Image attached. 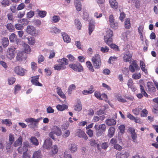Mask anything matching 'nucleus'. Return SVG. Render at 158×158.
<instances>
[{"mask_svg": "<svg viewBox=\"0 0 158 158\" xmlns=\"http://www.w3.org/2000/svg\"><path fill=\"white\" fill-rule=\"evenodd\" d=\"M32 158H42L40 151H37L34 152L33 154Z\"/></svg>", "mask_w": 158, "mask_h": 158, "instance_id": "40", "label": "nucleus"}, {"mask_svg": "<svg viewBox=\"0 0 158 158\" xmlns=\"http://www.w3.org/2000/svg\"><path fill=\"white\" fill-rule=\"evenodd\" d=\"M60 17L57 15H54L51 18V21L52 23H57L60 20Z\"/></svg>", "mask_w": 158, "mask_h": 158, "instance_id": "46", "label": "nucleus"}, {"mask_svg": "<svg viewBox=\"0 0 158 158\" xmlns=\"http://www.w3.org/2000/svg\"><path fill=\"white\" fill-rule=\"evenodd\" d=\"M74 25L77 29L80 30L81 27V24L78 19H75L74 21Z\"/></svg>", "mask_w": 158, "mask_h": 158, "instance_id": "45", "label": "nucleus"}, {"mask_svg": "<svg viewBox=\"0 0 158 158\" xmlns=\"http://www.w3.org/2000/svg\"><path fill=\"white\" fill-rule=\"evenodd\" d=\"M26 32L29 34L36 36L39 35V31L33 26H28L27 27Z\"/></svg>", "mask_w": 158, "mask_h": 158, "instance_id": "4", "label": "nucleus"}, {"mask_svg": "<svg viewBox=\"0 0 158 158\" xmlns=\"http://www.w3.org/2000/svg\"><path fill=\"white\" fill-rule=\"evenodd\" d=\"M130 34V31H127L126 32L123 33L121 36L122 39L124 41H126L128 39Z\"/></svg>", "mask_w": 158, "mask_h": 158, "instance_id": "37", "label": "nucleus"}, {"mask_svg": "<svg viewBox=\"0 0 158 158\" xmlns=\"http://www.w3.org/2000/svg\"><path fill=\"white\" fill-rule=\"evenodd\" d=\"M114 96L116 99L120 102L124 103L126 102V100L123 98L120 94H114Z\"/></svg>", "mask_w": 158, "mask_h": 158, "instance_id": "33", "label": "nucleus"}, {"mask_svg": "<svg viewBox=\"0 0 158 158\" xmlns=\"http://www.w3.org/2000/svg\"><path fill=\"white\" fill-rule=\"evenodd\" d=\"M14 135L10 134L9 135V144L10 145H12L14 141Z\"/></svg>", "mask_w": 158, "mask_h": 158, "instance_id": "55", "label": "nucleus"}, {"mask_svg": "<svg viewBox=\"0 0 158 158\" xmlns=\"http://www.w3.org/2000/svg\"><path fill=\"white\" fill-rule=\"evenodd\" d=\"M7 28L10 32L13 31L15 30L13 25L11 23H8L6 26Z\"/></svg>", "mask_w": 158, "mask_h": 158, "instance_id": "59", "label": "nucleus"}, {"mask_svg": "<svg viewBox=\"0 0 158 158\" xmlns=\"http://www.w3.org/2000/svg\"><path fill=\"white\" fill-rule=\"evenodd\" d=\"M127 85L128 88H130L133 91H135L136 90V88L134 85L133 81L131 79L128 80Z\"/></svg>", "mask_w": 158, "mask_h": 158, "instance_id": "21", "label": "nucleus"}, {"mask_svg": "<svg viewBox=\"0 0 158 158\" xmlns=\"http://www.w3.org/2000/svg\"><path fill=\"white\" fill-rule=\"evenodd\" d=\"M32 79L31 80V81L32 84L35 86H42V84L40 83L38 81L39 79V76H36L34 77H31Z\"/></svg>", "mask_w": 158, "mask_h": 158, "instance_id": "15", "label": "nucleus"}, {"mask_svg": "<svg viewBox=\"0 0 158 158\" xmlns=\"http://www.w3.org/2000/svg\"><path fill=\"white\" fill-rule=\"evenodd\" d=\"M128 130L130 132L133 141L134 142L137 143L136 140L137 135L136 133L135 132L134 128L130 127L129 128Z\"/></svg>", "mask_w": 158, "mask_h": 158, "instance_id": "12", "label": "nucleus"}, {"mask_svg": "<svg viewBox=\"0 0 158 158\" xmlns=\"http://www.w3.org/2000/svg\"><path fill=\"white\" fill-rule=\"evenodd\" d=\"M132 5L135 6L137 9H139L140 7V3L139 0H131Z\"/></svg>", "mask_w": 158, "mask_h": 158, "instance_id": "29", "label": "nucleus"}, {"mask_svg": "<svg viewBox=\"0 0 158 158\" xmlns=\"http://www.w3.org/2000/svg\"><path fill=\"white\" fill-rule=\"evenodd\" d=\"M42 119V117L38 118L36 119L32 118H28L25 119V121L28 123H30L31 127H35L39 122Z\"/></svg>", "mask_w": 158, "mask_h": 158, "instance_id": "6", "label": "nucleus"}, {"mask_svg": "<svg viewBox=\"0 0 158 158\" xmlns=\"http://www.w3.org/2000/svg\"><path fill=\"white\" fill-rule=\"evenodd\" d=\"M22 45H23L25 52L27 54L30 53L31 51V49L29 45L24 42L22 43Z\"/></svg>", "mask_w": 158, "mask_h": 158, "instance_id": "27", "label": "nucleus"}, {"mask_svg": "<svg viewBox=\"0 0 158 158\" xmlns=\"http://www.w3.org/2000/svg\"><path fill=\"white\" fill-rule=\"evenodd\" d=\"M91 61L95 69H98L100 68L102 62L100 56L95 54L92 58Z\"/></svg>", "mask_w": 158, "mask_h": 158, "instance_id": "2", "label": "nucleus"}, {"mask_svg": "<svg viewBox=\"0 0 158 158\" xmlns=\"http://www.w3.org/2000/svg\"><path fill=\"white\" fill-rule=\"evenodd\" d=\"M28 43L30 45H34L35 43V39L32 37L29 36L27 38Z\"/></svg>", "mask_w": 158, "mask_h": 158, "instance_id": "48", "label": "nucleus"}, {"mask_svg": "<svg viewBox=\"0 0 158 158\" xmlns=\"http://www.w3.org/2000/svg\"><path fill=\"white\" fill-rule=\"evenodd\" d=\"M52 145L51 140L50 139H48L45 140L43 146L44 148L48 149L50 148Z\"/></svg>", "mask_w": 158, "mask_h": 158, "instance_id": "19", "label": "nucleus"}, {"mask_svg": "<svg viewBox=\"0 0 158 158\" xmlns=\"http://www.w3.org/2000/svg\"><path fill=\"white\" fill-rule=\"evenodd\" d=\"M53 130L55 132L56 135L57 136H60L62 134L61 129L56 126H54L53 128Z\"/></svg>", "mask_w": 158, "mask_h": 158, "instance_id": "36", "label": "nucleus"}, {"mask_svg": "<svg viewBox=\"0 0 158 158\" xmlns=\"http://www.w3.org/2000/svg\"><path fill=\"white\" fill-rule=\"evenodd\" d=\"M148 114V111L145 109H143L142 111L140 114L141 117H146Z\"/></svg>", "mask_w": 158, "mask_h": 158, "instance_id": "62", "label": "nucleus"}, {"mask_svg": "<svg viewBox=\"0 0 158 158\" xmlns=\"http://www.w3.org/2000/svg\"><path fill=\"white\" fill-rule=\"evenodd\" d=\"M69 67L76 71L81 72L83 70V68L80 63H78L77 64H69Z\"/></svg>", "mask_w": 158, "mask_h": 158, "instance_id": "9", "label": "nucleus"}, {"mask_svg": "<svg viewBox=\"0 0 158 158\" xmlns=\"http://www.w3.org/2000/svg\"><path fill=\"white\" fill-rule=\"evenodd\" d=\"M83 0H76L74 2V5L76 10L78 11H80L82 9V5L81 1L83 2Z\"/></svg>", "mask_w": 158, "mask_h": 158, "instance_id": "20", "label": "nucleus"}, {"mask_svg": "<svg viewBox=\"0 0 158 158\" xmlns=\"http://www.w3.org/2000/svg\"><path fill=\"white\" fill-rule=\"evenodd\" d=\"M50 29V32L53 34H59L61 32L60 30L56 27H52Z\"/></svg>", "mask_w": 158, "mask_h": 158, "instance_id": "28", "label": "nucleus"}, {"mask_svg": "<svg viewBox=\"0 0 158 158\" xmlns=\"http://www.w3.org/2000/svg\"><path fill=\"white\" fill-rule=\"evenodd\" d=\"M14 73L18 75L23 76L25 75L27 72V70L19 66L15 67L13 69Z\"/></svg>", "mask_w": 158, "mask_h": 158, "instance_id": "7", "label": "nucleus"}, {"mask_svg": "<svg viewBox=\"0 0 158 158\" xmlns=\"http://www.w3.org/2000/svg\"><path fill=\"white\" fill-rule=\"evenodd\" d=\"M23 138L21 136H20L14 142V145L15 147L21 146L22 144Z\"/></svg>", "mask_w": 158, "mask_h": 158, "instance_id": "32", "label": "nucleus"}, {"mask_svg": "<svg viewBox=\"0 0 158 158\" xmlns=\"http://www.w3.org/2000/svg\"><path fill=\"white\" fill-rule=\"evenodd\" d=\"M140 66L142 70L145 74L148 73L147 69H145V63L142 61H140Z\"/></svg>", "mask_w": 158, "mask_h": 158, "instance_id": "42", "label": "nucleus"}, {"mask_svg": "<svg viewBox=\"0 0 158 158\" xmlns=\"http://www.w3.org/2000/svg\"><path fill=\"white\" fill-rule=\"evenodd\" d=\"M76 88V85L74 84H73L69 85L68 90V94H72V91L74 90Z\"/></svg>", "mask_w": 158, "mask_h": 158, "instance_id": "50", "label": "nucleus"}, {"mask_svg": "<svg viewBox=\"0 0 158 158\" xmlns=\"http://www.w3.org/2000/svg\"><path fill=\"white\" fill-rule=\"evenodd\" d=\"M15 52V48L14 47L8 48L6 54V57L10 60H12L14 58Z\"/></svg>", "mask_w": 158, "mask_h": 158, "instance_id": "5", "label": "nucleus"}, {"mask_svg": "<svg viewBox=\"0 0 158 158\" xmlns=\"http://www.w3.org/2000/svg\"><path fill=\"white\" fill-rule=\"evenodd\" d=\"M21 89V86L19 84L16 85L14 87V93L15 94L17 93Z\"/></svg>", "mask_w": 158, "mask_h": 158, "instance_id": "61", "label": "nucleus"}, {"mask_svg": "<svg viewBox=\"0 0 158 158\" xmlns=\"http://www.w3.org/2000/svg\"><path fill=\"white\" fill-rule=\"evenodd\" d=\"M57 61L62 67H63L64 69L66 68V65L69 64L68 60L65 58L59 59L57 60Z\"/></svg>", "mask_w": 158, "mask_h": 158, "instance_id": "16", "label": "nucleus"}, {"mask_svg": "<svg viewBox=\"0 0 158 158\" xmlns=\"http://www.w3.org/2000/svg\"><path fill=\"white\" fill-rule=\"evenodd\" d=\"M69 148L72 152H75L77 149V145L74 144H71L69 145Z\"/></svg>", "mask_w": 158, "mask_h": 158, "instance_id": "47", "label": "nucleus"}, {"mask_svg": "<svg viewBox=\"0 0 158 158\" xmlns=\"http://www.w3.org/2000/svg\"><path fill=\"white\" fill-rule=\"evenodd\" d=\"M29 146L28 143L27 142H24L23 143L22 146L19 147L18 149V150L19 153H25L27 152L28 151V147Z\"/></svg>", "mask_w": 158, "mask_h": 158, "instance_id": "11", "label": "nucleus"}, {"mask_svg": "<svg viewBox=\"0 0 158 158\" xmlns=\"http://www.w3.org/2000/svg\"><path fill=\"white\" fill-rule=\"evenodd\" d=\"M94 91L93 87L91 86L88 90H84L82 91V93L83 95H86L88 94H92L94 92Z\"/></svg>", "mask_w": 158, "mask_h": 158, "instance_id": "25", "label": "nucleus"}, {"mask_svg": "<svg viewBox=\"0 0 158 158\" xmlns=\"http://www.w3.org/2000/svg\"><path fill=\"white\" fill-rule=\"evenodd\" d=\"M94 128L96 130V136L98 137L101 135L103 133L105 132L106 126L104 124L99 125L96 124L94 126Z\"/></svg>", "mask_w": 158, "mask_h": 158, "instance_id": "3", "label": "nucleus"}, {"mask_svg": "<svg viewBox=\"0 0 158 158\" xmlns=\"http://www.w3.org/2000/svg\"><path fill=\"white\" fill-rule=\"evenodd\" d=\"M24 52H18L17 53L16 57L17 60L20 61L25 60L26 59V57L24 56Z\"/></svg>", "mask_w": 158, "mask_h": 158, "instance_id": "17", "label": "nucleus"}, {"mask_svg": "<svg viewBox=\"0 0 158 158\" xmlns=\"http://www.w3.org/2000/svg\"><path fill=\"white\" fill-rule=\"evenodd\" d=\"M125 27L126 29H128L131 27L130 20L129 19H127L124 22Z\"/></svg>", "mask_w": 158, "mask_h": 158, "instance_id": "54", "label": "nucleus"}, {"mask_svg": "<svg viewBox=\"0 0 158 158\" xmlns=\"http://www.w3.org/2000/svg\"><path fill=\"white\" fill-rule=\"evenodd\" d=\"M10 0H2L0 2L2 6L4 7L8 6L10 5Z\"/></svg>", "mask_w": 158, "mask_h": 158, "instance_id": "51", "label": "nucleus"}, {"mask_svg": "<svg viewBox=\"0 0 158 158\" xmlns=\"http://www.w3.org/2000/svg\"><path fill=\"white\" fill-rule=\"evenodd\" d=\"M95 24V21L94 20H91L89 25V34L90 35L92 32L94 30Z\"/></svg>", "mask_w": 158, "mask_h": 158, "instance_id": "18", "label": "nucleus"}, {"mask_svg": "<svg viewBox=\"0 0 158 158\" xmlns=\"http://www.w3.org/2000/svg\"><path fill=\"white\" fill-rule=\"evenodd\" d=\"M82 109V106L81 102L80 101H78L75 105L74 110L77 111H80Z\"/></svg>", "mask_w": 158, "mask_h": 158, "instance_id": "26", "label": "nucleus"}, {"mask_svg": "<svg viewBox=\"0 0 158 158\" xmlns=\"http://www.w3.org/2000/svg\"><path fill=\"white\" fill-rule=\"evenodd\" d=\"M2 44L3 46L4 47H7L9 44V41L8 38L4 37L2 39Z\"/></svg>", "mask_w": 158, "mask_h": 158, "instance_id": "44", "label": "nucleus"}, {"mask_svg": "<svg viewBox=\"0 0 158 158\" xmlns=\"http://www.w3.org/2000/svg\"><path fill=\"white\" fill-rule=\"evenodd\" d=\"M132 54L129 51L126 52L124 53L123 56V60L124 62L130 61L131 59Z\"/></svg>", "mask_w": 158, "mask_h": 158, "instance_id": "13", "label": "nucleus"}, {"mask_svg": "<svg viewBox=\"0 0 158 158\" xmlns=\"http://www.w3.org/2000/svg\"><path fill=\"white\" fill-rule=\"evenodd\" d=\"M140 91L141 93L143 94L145 97H148V94L146 93L145 91L144 90V87L143 85L142 84H140Z\"/></svg>", "mask_w": 158, "mask_h": 158, "instance_id": "58", "label": "nucleus"}, {"mask_svg": "<svg viewBox=\"0 0 158 158\" xmlns=\"http://www.w3.org/2000/svg\"><path fill=\"white\" fill-rule=\"evenodd\" d=\"M37 12L38 13V15L42 18L44 17L47 14L46 12L44 10H37Z\"/></svg>", "mask_w": 158, "mask_h": 158, "instance_id": "43", "label": "nucleus"}, {"mask_svg": "<svg viewBox=\"0 0 158 158\" xmlns=\"http://www.w3.org/2000/svg\"><path fill=\"white\" fill-rule=\"evenodd\" d=\"M90 143L91 145L93 146H97L98 148H99V146L98 140L91 139L90 141Z\"/></svg>", "mask_w": 158, "mask_h": 158, "instance_id": "52", "label": "nucleus"}, {"mask_svg": "<svg viewBox=\"0 0 158 158\" xmlns=\"http://www.w3.org/2000/svg\"><path fill=\"white\" fill-rule=\"evenodd\" d=\"M129 156V153L127 152H125L124 153H121L117 155L116 158H127Z\"/></svg>", "mask_w": 158, "mask_h": 158, "instance_id": "30", "label": "nucleus"}, {"mask_svg": "<svg viewBox=\"0 0 158 158\" xmlns=\"http://www.w3.org/2000/svg\"><path fill=\"white\" fill-rule=\"evenodd\" d=\"M16 79L14 77H10L8 79V82L9 85L13 84L15 82Z\"/></svg>", "mask_w": 158, "mask_h": 158, "instance_id": "63", "label": "nucleus"}, {"mask_svg": "<svg viewBox=\"0 0 158 158\" xmlns=\"http://www.w3.org/2000/svg\"><path fill=\"white\" fill-rule=\"evenodd\" d=\"M141 76V74L140 73H135L132 74V78L135 80H137L140 79Z\"/></svg>", "mask_w": 158, "mask_h": 158, "instance_id": "56", "label": "nucleus"}, {"mask_svg": "<svg viewBox=\"0 0 158 158\" xmlns=\"http://www.w3.org/2000/svg\"><path fill=\"white\" fill-rule=\"evenodd\" d=\"M109 19L110 27L114 29H117L118 27V24L115 21L113 15H110L109 16Z\"/></svg>", "mask_w": 158, "mask_h": 158, "instance_id": "10", "label": "nucleus"}, {"mask_svg": "<svg viewBox=\"0 0 158 158\" xmlns=\"http://www.w3.org/2000/svg\"><path fill=\"white\" fill-rule=\"evenodd\" d=\"M54 68L55 70L60 71L64 69L60 64H56L54 65Z\"/></svg>", "mask_w": 158, "mask_h": 158, "instance_id": "60", "label": "nucleus"}, {"mask_svg": "<svg viewBox=\"0 0 158 158\" xmlns=\"http://www.w3.org/2000/svg\"><path fill=\"white\" fill-rule=\"evenodd\" d=\"M115 131V129L114 127H110L108 131V135L110 138L112 137L114 135Z\"/></svg>", "mask_w": 158, "mask_h": 158, "instance_id": "39", "label": "nucleus"}, {"mask_svg": "<svg viewBox=\"0 0 158 158\" xmlns=\"http://www.w3.org/2000/svg\"><path fill=\"white\" fill-rule=\"evenodd\" d=\"M57 109L58 110L60 111L64 110L68 108V106L64 104L63 105H58L56 106Z\"/></svg>", "mask_w": 158, "mask_h": 158, "instance_id": "41", "label": "nucleus"}, {"mask_svg": "<svg viewBox=\"0 0 158 158\" xmlns=\"http://www.w3.org/2000/svg\"><path fill=\"white\" fill-rule=\"evenodd\" d=\"M130 64L129 66V69L131 73L134 72L136 70H139V67L137 64L136 60L130 62Z\"/></svg>", "mask_w": 158, "mask_h": 158, "instance_id": "8", "label": "nucleus"}, {"mask_svg": "<svg viewBox=\"0 0 158 158\" xmlns=\"http://www.w3.org/2000/svg\"><path fill=\"white\" fill-rule=\"evenodd\" d=\"M30 140L33 145L35 146H38L39 145L38 141L35 137H31L30 138Z\"/></svg>", "mask_w": 158, "mask_h": 158, "instance_id": "49", "label": "nucleus"}, {"mask_svg": "<svg viewBox=\"0 0 158 158\" xmlns=\"http://www.w3.org/2000/svg\"><path fill=\"white\" fill-rule=\"evenodd\" d=\"M17 38L15 34L14 33H12L9 36V39L10 42H14Z\"/></svg>", "mask_w": 158, "mask_h": 158, "instance_id": "57", "label": "nucleus"}, {"mask_svg": "<svg viewBox=\"0 0 158 158\" xmlns=\"http://www.w3.org/2000/svg\"><path fill=\"white\" fill-rule=\"evenodd\" d=\"M61 35L64 41L67 43H70L71 39L68 35L64 32L61 33Z\"/></svg>", "mask_w": 158, "mask_h": 158, "instance_id": "24", "label": "nucleus"}, {"mask_svg": "<svg viewBox=\"0 0 158 158\" xmlns=\"http://www.w3.org/2000/svg\"><path fill=\"white\" fill-rule=\"evenodd\" d=\"M76 135L79 137L84 138L85 140H87L88 139V137L86 134L82 130H77L76 131Z\"/></svg>", "mask_w": 158, "mask_h": 158, "instance_id": "14", "label": "nucleus"}, {"mask_svg": "<svg viewBox=\"0 0 158 158\" xmlns=\"http://www.w3.org/2000/svg\"><path fill=\"white\" fill-rule=\"evenodd\" d=\"M109 50V48L106 46L100 48V51L103 53L107 52H108Z\"/></svg>", "mask_w": 158, "mask_h": 158, "instance_id": "64", "label": "nucleus"}, {"mask_svg": "<svg viewBox=\"0 0 158 158\" xmlns=\"http://www.w3.org/2000/svg\"><path fill=\"white\" fill-rule=\"evenodd\" d=\"M105 122L106 124L108 126L115 125L116 123V121L112 118L107 119Z\"/></svg>", "mask_w": 158, "mask_h": 158, "instance_id": "22", "label": "nucleus"}, {"mask_svg": "<svg viewBox=\"0 0 158 158\" xmlns=\"http://www.w3.org/2000/svg\"><path fill=\"white\" fill-rule=\"evenodd\" d=\"M141 110V108L138 107L132 110V112L135 115H138L139 114Z\"/></svg>", "mask_w": 158, "mask_h": 158, "instance_id": "53", "label": "nucleus"}, {"mask_svg": "<svg viewBox=\"0 0 158 158\" xmlns=\"http://www.w3.org/2000/svg\"><path fill=\"white\" fill-rule=\"evenodd\" d=\"M143 29L144 27L142 25L140 26L138 28V31L140 36V38L142 40H143Z\"/></svg>", "mask_w": 158, "mask_h": 158, "instance_id": "38", "label": "nucleus"}, {"mask_svg": "<svg viewBox=\"0 0 158 158\" xmlns=\"http://www.w3.org/2000/svg\"><path fill=\"white\" fill-rule=\"evenodd\" d=\"M147 89L150 92H154L155 91L156 89L153 86L152 83V82H148L147 84Z\"/></svg>", "mask_w": 158, "mask_h": 158, "instance_id": "23", "label": "nucleus"}, {"mask_svg": "<svg viewBox=\"0 0 158 158\" xmlns=\"http://www.w3.org/2000/svg\"><path fill=\"white\" fill-rule=\"evenodd\" d=\"M56 92L58 95L61 98L64 99L66 97L63 92L62 91L61 88L59 87H57L56 88Z\"/></svg>", "mask_w": 158, "mask_h": 158, "instance_id": "34", "label": "nucleus"}, {"mask_svg": "<svg viewBox=\"0 0 158 158\" xmlns=\"http://www.w3.org/2000/svg\"><path fill=\"white\" fill-rule=\"evenodd\" d=\"M109 3L111 7L114 9H116L118 7V3L116 0H109Z\"/></svg>", "mask_w": 158, "mask_h": 158, "instance_id": "35", "label": "nucleus"}, {"mask_svg": "<svg viewBox=\"0 0 158 158\" xmlns=\"http://www.w3.org/2000/svg\"><path fill=\"white\" fill-rule=\"evenodd\" d=\"M2 124L5 125L7 127H10L12 124V122L10 119H3L1 121Z\"/></svg>", "mask_w": 158, "mask_h": 158, "instance_id": "31", "label": "nucleus"}, {"mask_svg": "<svg viewBox=\"0 0 158 158\" xmlns=\"http://www.w3.org/2000/svg\"><path fill=\"white\" fill-rule=\"evenodd\" d=\"M113 34V31L111 30L110 29L107 30L106 35L104 36V42L108 45H110L111 48L113 49L116 51H118L119 50L118 47L116 45L112 44V37Z\"/></svg>", "mask_w": 158, "mask_h": 158, "instance_id": "1", "label": "nucleus"}]
</instances>
